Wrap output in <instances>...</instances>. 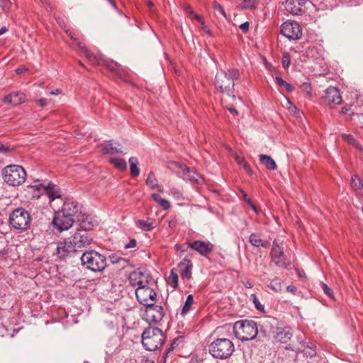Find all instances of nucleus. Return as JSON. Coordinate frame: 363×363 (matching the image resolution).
<instances>
[{"label": "nucleus", "instance_id": "f3484780", "mask_svg": "<svg viewBox=\"0 0 363 363\" xmlns=\"http://www.w3.org/2000/svg\"><path fill=\"white\" fill-rule=\"evenodd\" d=\"M75 252L77 251L69 239L60 242L57 244L56 254L61 259L72 256Z\"/></svg>", "mask_w": 363, "mask_h": 363}, {"label": "nucleus", "instance_id": "4d7b16f0", "mask_svg": "<svg viewBox=\"0 0 363 363\" xmlns=\"http://www.w3.org/2000/svg\"><path fill=\"white\" fill-rule=\"evenodd\" d=\"M286 291L288 292H290L291 294H295L297 291V288L296 286L294 285H289L287 287H286Z\"/></svg>", "mask_w": 363, "mask_h": 363}, {"label": "nucleus", "instance_id": "ea45409f", "mask_svg": "<svg viewBox=\"0 0 363 363\" xmlns=\"http://www.w3.org/2000/svg\"><path fill=\"white\" fill-rule=\"evenodd\" d=\"M275 79H276L277 83L279 86H284L288 91L291 92L294 89L293 86H291L290 84L285 82L280 77H276Z\"/></svg>", "mask_w": 363, "mask_h": 363}, {"label": "nucleus", "instance_id": "7c9ffc66", "mask_svg": "<svg viewBox=\"0 0 363 363\" xmlns=\"http://www.w3.org/2000/svg\"><path fill=\"white\" fill-rule=\"evenodd\" d=\"M130 174L133 177H138L140 174V169L138 167V160L137 157H131L129 159Z\"/></svg>", "mask_w": 363, "mask_h": 363}, {"label": "nucleus", "instance_id": "2eb2a0df", "mask_svg": "<svg viewBox=\"0 0 363 363\" xmlns=\"http://www.w3.org/2000/svg\"><path fill=\"white\" fill-rule=\"evenodd\" d=\"M188 245L191 249L204 257L208 256L213 250V245L208 241L195 240L192 242H188Z\"/></svg>", "mask_w": 363, "mask_h": 363}, {"label": "nucleus", "instance_id": "e433bc0d", "mask_svg": "<svg viewBox=\"0 0 363 363\" xmlns=\"http://www.w3.org/2000/svg\"><path fill=\"white\" fill-rule=\"evenodd\" d=\"M342 139L347 143L355 145V147L359 150H362V145L356 141L354 137L350 134H342Z\"/></svg>", "mask_w": 363, "mask_h": 363}, {"label": "nucleus", "instance_id": "3c124183", "mask_svg": "<svg viewBox=\"0 0 363 363\" xmlns=\"http://www.w3.org/2000/svg\"><path fill=\"white\" fill-rule=\"evenodd\" d=\"M244 198H245V200L247 202V203L252 207V208L256 211H257V208L255 206V205L254 204V203L251 201V199L250 198L247 197V194H244Z\"/></svg>", "mask_w": 363, "mask_h": 363}, {"label": "nucleus", "instance_id": "473e14b6", "mask_svg": "<svg viewBox=\"0 0 363 363\" xmlns=\"http://www.w3.org/2000/svg\"><path fill=\"white\" fill-rule=\"evenodd\" d=\"M110 161L116 168L121 171L125 170L127 167L126 162L123 159L111 157Z\"/></svg>", "mask_w": 363, "mask_h": 363}, {"label": "nucleus", "instance_id": "c85d7f7f", "mask_svg": "<svg viewBox=\"0 0 363 363\" xmlns=\"http://www.w3.org/2000/svg\"><path fill=\"white\" fill-rule=\"evenodd\" d=\"M259 157L260 162L268 169L274 170L276 169V162L271 157L266 155H260Z\"/></svg>", "mask_w": 363, "mask_h": 363}, {"label": "nucleus", "instance_id": "f03ea898", "mask_svg": "<svg viewBox=\"0 0 363 363\" xmlns=\"http://www.w3.org/2000/svg\"><path fill=\"white\" fill-rule=\"evenodd\" d=\"M240 76L239 71L236 69L220 71L218 72L215 79L216 88L223 93L230 95L234 89V80Z\"/></svg>", "mask_w": 363, "mask_h": 363}, {"label": "nucleus", "instance_id": "4be33fe9", "mask_svg": "<svg viewBox=\"0 0 363 363\" xmlns=\"http://www.w3.org/2000/svg\"><path fill=\"white\" fill-rule=\"evenodd\" d=\"M27 197L30 199H39L43 193H44V186L43 184L28 185L26 189Z\"/></svg>", "mask_w": 363, "mask_h": 363}, {"label": "nucleus", "instance_id": "f257e3e1", "mask_svg": "<svg viewBox=\"0 0 363 363\" xmlns=\"http://www.w3.org/2000/svg\"><path fill=\"white\" fill-rule=\"evenodd\" d=\"M164 340V335L158 328L148 327L142 334L143 346L148 351L159 350L163 345Z\"/></svg>", "mask_w": 363, "mask_h": 363}, {"label": "nucleus", "instance_id": "0eeeda50", "mask_svg": "<svg viewBox=\"0 0 363 363\" xmlns=\"http://www.w3.org/2000/svg\"><path fill=\"white\" fill-rule=\"evenodd\" d=\"M30 213L22 208L15 209L9 216L11 225L18 230H27L30 225Z\"/></svg>", "mask_w": 363, "mask_h": 363}, {"label": "nucleus", "instance_id": "9b49d317", "mask_svg": "<svg viewBox=\"0 0 363 363\" xmlns=\"http://www.w3.org/2000/svg\"><path fill=\"white\" fill-rule=\"evenodd\" d=\"M270 256L272 261L279 267L287 268L291 264V261L286 258L282 247L275 242L273 243Z\"/></svg>", "mask_w": 363, "mask_h": 363}, {"label": "nucleus", "instance_id": "1a4fd4ad", "mask_svg": "<svg viewBox=\"0 0 363 363\" xmlns=\"http://www.w3.org/2000/svg\"><path fill=\"white\" fill-rule=\"evenodd\" d=\"M135 296L138 302L145 306H150L155 303L157 294L150 284L144 286H138L135 289Z\"/></svg>", "mask_w": 363, "mask_h": 363}, {"label": "nucleus", "instance_id": "f8f14e48", "mask_svg": "<svg viewBox=\"0 0 363 363\" xmlns=\"http://www.w3.org/2000/svg\"><path fill=\"white\" fill-rule=\"evenodd\" d=\"M164 315L163 307L161 306L152 305L146 306L143 319L149 323H157L160 322Z\"/></svg>", "mask_w": 363, "mask_h": 363}, {"label": "nucleus", "instance_id": "b1692460", "mask_svg": "<svg viewBox=\"0 0 363 363\" xmlns=\"http://www.w3.org/2000/svg\"><path fill=\"white\" fill-rule=\"evenodd\" d=\"M44 192L46 193L50 201L61 196L60 189L52 183H49L46 186H44Z\"/></svg>", "mask_w": 363, "mask_h": 363}, {"label": "nucleus", "instance_id": "72a5a7b5", "mask_svg": "<svg viewBox=\"0 0 363 363\" xmlns=\"http://www.w3.org/2000/svg\"><path fill=\"white\" fill-rule=\"evenodd\" d=\"M193 303H194L193 295L189 294L187 296L185 303H184V306L182 307V311H181L182 315H186L190 311Z\"/></svg>", "mask_w": 363, "mask_h": 363}, {"label": "nucleus", "instance_id": "aec40b11", "mask_svg": "<svg viewBox=\"0 0 363 363\" xmlns=\"http://www.w3.org/2000/svg\"><path fill=\"white\" fill-rule=\"evenodd\" d=\"M25 94L21 92H13L4 97L3 101L5 104L17 106L25 101Z\"/></svg>", "mask_w": 363, "mask_h": 363}, {"label": "nucleus", "instance_id": "20e7f679", "mask_svg": "<svg viewBox=\"0 0 363 363\" xmlns=\"http://www.w3.org/2000/svg\"><path fill=\"white\" fill-rule=\"evenodd\" d=\"M233 332L238 339L241 341H248L256 337L258 328L255 321L242 320L234 324Z\"/></svg>", "mask_w": 363, "mask_h": 363}, {"label": "nucleus", "instance_id": "13d9d810", "mask_svg": "<svg viewBox=\"0 0 363 363\" xmlns=\"http://www.w3.org/2000/svg\"><path fill=\"white\" fill-rule=\"evenodd\" d=\"M151 197L152 198V199L156 201L157 203L158 202L162 199L161 196L157 194H152L151 195Z\"/></svg>", "mask_w": 363, "mask_h": 363}, {"label": "nucleus", "instance_id": "5fc2aeb1", "mask_svg": "<svg viewBox=\"0 0 363 363\" xmlns=\"http://www.w3.org/2000/svg\"><path fill=\"white\" fill-rule=\"evenodd\" d=\"M36 103L41 107H44L48 105V100L45 99H40L36 100Z\"/></svg>", "mask_w": 363, "mask_h": 363}, {"label": "nucleus", "instance_id": "338daca9", "mask_svg": "<svg viewBox=\"0 0 363 363\" xmlns=\"http://www.w3.org/2000/svg\"><path fill=\"white\" fill-rule=\"evenodd\" d=\"M229 111H230L231 113H233V114H234V115H235V116H237V115L238 114V111H237L235 108H229Z\"/></svg>", "mask_w": 363, "mask_h": 363}, {"label": "nucleus", "instance_id": "412c9836", "mask_svg": "<svg viewBox=\"0 0 363 363\" xmlns=\"http://www.w3.org/2000/svg\"><path fill=\"white\" fill-rule=\"evenodd\" d=\"M179 268L181 271V277L183 279H191L193 264L189 259H183V260L179 264Z\"/></svg>", "mask_w": 363, "mask_h": 363}, {"label": "nucleus", "instance_id": "bf43d9fd", "mask_svg": "<svg viewBox=\"0 0 363 363\" xmlns=\"http://www.w3.org/2000/svg\"><path fill=\"white\" fill-rule=\"evenodd\" d=\"M28 71V69L27 68H21V67H19L18 69H16V72L18 74H21L26 72Z\"/></svg>", "mask_w": 363, "mask_h": 363}, {"label": "nucleus", "instance_id": "8fccbe9b", "mask_svg": "<svg viewBox=\"0 0 363 363\" xmlns=\"http://www.w3.org/2000/svg\"><path fill=\"white\" fill-rule=\"evenodd\" d=\"M201 28H202V30L209 36H211L212 35V31L211 30V29L205 25L204 22H201Z\"/></svg>", "mask_w": 363, "mask_h": 363}, {"label": "nucleus", "instance_id": "2f4dec72", "mask_svg": "<svg viewBox=\"0 0 363 363\" xmlns=\"http://www.w3.org/2000/svg\"><path fill=\"white\" fill-rule=\"evenodd\" d=\"M146 184L151 189H158V181L153 172H150L145 182Z\"/></svg>", "mask_w": 363, "mask_h": 363}, {"label": "nucleus", "instance_id": "4c0bfd02", "mask_svg": "<svg viewBox=\"0 0 363 363\" xmlns=\"http://www.w3.org/2000/svg\"><path fill=\"white\" fill-rule=\"evenodd\" d=\"M235 160L237 163L242 167L247 172L251 173L252 170L247 162L245 161L244 158L240 157L238 155H235Z\"/></svg>", "mask_w": 363, "mask_h": 363}, {"label": "nucleus", "instance_id": "37998d69", "mask_svg": "<svg viewBox=\"0 0 363 363\" xmlns=\"http://www.w3.org/2000/svg\"><path fill=\"white\" fill-rule=\"evenodd\" d=\"M301 89L305 91L308 96L311 95V84L308 82H304L301 84Z\"/></svg>", "mask_w": 363, "mask_h": 363}, {"label": "nucleus", "instance_id": "052dcab7", "mask_svg": "<svg viewBox=\"0 0 363 363\" xmlns=\"http://www.w3.org/2000/svg\"><path fill=\"white\" fill-rule=\"evenodd\" d=\"M350 110V106H344L340 110V113L345 114Z\"/></svg>", "mask_w": 363, "mask_h": 363}, {"label": "nucleus", "instance_id": "4468645a", "mask_svg": "<svg viewBox=\"0 0 363 363\" xmlns=\"http://www.w3.org/2000/svg\"><path fill=\"white\" fill-rule=\"evenodd\" d=\"M323 99L324 103L328 105H339L342 102V96L340 90L335 86H329L326 89Z\"/></svg>", "mask_w": 363, "mask_h": 363}, {"label": "nucleus", "instance_id": "69168bd1", "mask_svg": "<svg viewBox=\"0 0 363 363\" xmlns=\"http://www.w3.org/2000/svg\"><path fill=\"white\" fill-rule=\"evenodd\" d=\"M244 286H245L246 288H247V289H251V288L253 286V285H252V282H250V281H247V282H245V283L244 284Z\"/></svg>", "mask_w": 363, "mask_h": 363}, {"label": "nucleus", "instance_id": "864d4df0", "mask_svg": "<svg viewBox=\"0 0 363 363\" xmlns=\"http://www.w3.org/2000/svg\"><path fill=\"white\" fill-rule=\"evenodd\" d=\"M251 297H252V299L253 300V302H254L256 308L257 309H260L261 305H260V303L259 302V300L257 299L256 295L255 294H252Z\"/></svg>", "mask_w": 363, "mask_h": 363}, {"label": "nucleus", "instance_id": "9d476101", "mask_svg": "<svg viewBox=\"0 0 363 363\" xmlns=\"http://www.w3.org/2000/svg\"><path fill=\"white\" fill-rule=\"evenodd\" d=\"M281 33L289 40H298L302 35V29L298 22L287 21L281 26Z\"/></svg>", "mask_w": 363, "mask_h": 363}, {"label": "nucleus", "instance_id": "49530a36", "mask_svg": "<svg viewBox=\"0 0 363 363\" xmlns=\"http://www.w3.org/2000/svg\"><path fill=\"white\" fill-rule=\"evenodd\" d=\"M169 194H172L177 199H179L182 197V194L181 191L179 189H175V188H173L170 190Z\"/></svg>", "mask_w": 363, "mask_h": 363}, {"label": "nucleus", "instance_id": "39448f33", "mask_svg": "<svg viewBox=\"0 0 363 363\" xmlns=\"http://www.w3.org/2000/svg\"><path fill=\"white\" fill-rule=\"evenodd\" d=\"M234 350V344L227 338H218L213 341L208 347L210 354L213 357L221 359L230 357Z\"/></svg>", "mask_w": 363, "mask_h": 363}, {"label": "nucleus", "instance_id": "ddd939ff", "mask_svg": "<svg viewBox=\"0 0 363 363\" xmlns=\"http://www.w3.org/2000/svg\"><path fill=\"white\" fill-rule=\"evenodd\" d=\"M74 222L73 218L67 216L65 213L62 215V211L57 212L52 220L54 226L61 231L68 230L72 227Z\"/></svg>", "mask_w": 363, "mask_h": 363}, {"label": "nucleus", "instance_id": "f704fd0d", "mask_svg": "<svg viewBox=\"0 0 363 363\" xmlns=\"http://www.w3.org/2000/svg\"><path fill=\"white\" fill-rule=\"evenodd\" d=\"M268 287L274 292H280L282 289L280 279L277 277L272 279L268 284Z\"/></svg>", "mask_w": 363, "mask_h": 363}, {"label": "nucleus", "instance_id": "6ab92c4d", "mask_svg": "<svg viewBox=\"0 0 363 363\" xmlns=\"http://www.w3.org/2000/svg\"><path fill=\"white\" fill-rule=\"evenodd\" d=\"M306 2V0H286L285 9L292 15H301Z\"/></svg>", "mask_w": 363, "mask_h": 363}, {"label": "nucleus", "instance_id": "393cba45", "mask_svg": "<svg viewBox=\"0 0 363 363\" xmlns=\"http://www.w3.org/2000/svg\"><path fill=\"white\" fill-rule=\"evenodd\" d=\"M350 186L357 196H363V184L357 175L352 177Z\"/></svg>", "mask_w": 363, "mask_h": 363}, {"label": "nucleus", "instance_id": "c03bdc74", "mask_svg": "<svg viewBox=\"0 0 363 363\" xmlns=\"http://www.w3.org/2000/svg\"><path fill=\"white\" fill-rule=\"evenodd\" d=\"M107 67L112 72H117L119 69V65L116 62H109L106 63Z\"/></svg>", "mask_w": 363, "mask_h": 363}, {"label": "nucleus", "instance_id": "cd10ccee", "mask_svg": "<svg viewBox=\"0 0 363 363\" xmlns=\"http://www.w3.org/2000/svg\"><path fill=\"white\" fill-rule=\"evenodd\" d=\"M104 154L123 153V151L114 147L111 142L102 143L99 145Z\"/></svg>", "mask_w": 363, "mask_h": 363}, {"label": "nucleus", "instance_id": "6e6552de", "mask_svg": "<svg viewBox=\"0 0 363 363\" xmlns=\"http://www.w3.org/2000/svg\"><path fill=\"white\" fill-rule=\"evenodd\" d=\"M81 228L82 229L78 230L70 238L74 247L76 251L78 252L80 249L89 246L91 243V239L89 238L87 230L90 227H86L85 223L83 221L81 223Z\"/></svg>", "mask_w": 363, "mask_h": 363}, {"label": "nucleus", "instance_id": "79ce46f5", "mask_svg": "<svg viewBox=\"0 0 363 363\" xmlns=\"http://www.w3.org/2000/svg\"><path fill=\"white\" fill-rule=\"evenodd\" d=\"M254 0H242V7L245 9H252L255 6Z\"/></svg>", "mask_w": 363, "mask_h": 363}, {"label": "nucleus", "instance_id": "c9c22d12", "mask_svg": "<svg viewBox=\"0 0 363 363\" xmlns=\"http://www.w3.org/2000/svg\"><path fill=\"white\" fill-rule=\"evenodd\" d=\"M85 57L94 65L99 63V59L86 48H82Z\"/></svg>", "mask_w": 363, "mask_h": 363}, {"label": "nucleus", "instance_id": "e2e57ef3", "mask_svg": "<svg viewBox=\"0 0 363 363\" xmlns=\"http://www.w3.org/2000/svg\"><path fill=\"white\" fill-rule=\"evenodd\" d=\"M296 273L298 277L300 278L305 277L306 276L305 272L303 270L296 269Z\"/></svg>", "mask_w": 363, "mask_h": 363}, {"label": "nucleus", "instance_id": "de8ad7c7", "mask_svg": "<svg viewBox=\"0 0 363 363\" xmlns=\"http://www.w3.org/2000/svg\"><path fill=\"white\" fill-rule=\"evenodd\" d=\"M158 204L164 209V210H167L170 208V203L169 202L164 199H162L158 202Z\"/></svg>", "mask_w": 363, "mask_h": 363}, {"label": "nucleus", "instance_id": "5701e85b", "mask_svg": "<svg viewBox=\"0 0 363 363\" xmlns=\"http://www.w3.org/2000/svg\"><path fill=\"white\" fill-rule=\"evenodd\" d=\"M181 169L183 172V179L185 180L199 183L200 180L202 179L199 174L186 165L182 166Z\"/></svg>", "mask_w": 363, "mask_h": 363}, {"label": "nucleus", "instance_id": "58836bf2", "mask_svg": "<svg viewBox=\"0 0 363 363\" xmlns=\"http://www.w3.org/2000/svg\"><path fill=\"white\" fill-rule=\"evenodd\" d=\"M168 282L169 285L175 289L178 285V275L176 272L172 269L171 273L168 277Z\"/></svg>", "mask_w": 363, "mask_h": 363}, {"label": "nucleus", "instance_id": "bb28decb", "mask_svg": "<svg viewBox=\"0 0 363 363\" xmlns=\"http://www.w3.org/2000/svg\"><path fill=\"white\" fill-rule=\"evenodd\" d=\"M135 223L137 228L144 231H150L155 228L154 220L152 218H148L146 220L139 219Z\"/></svg>", "mask_w": 363, "mask_h": 363}, {"label": "nucleus", "instance_id": "a878e982", "mask_svg": "<svg viewBox=\"0 0 363 363\" xmlns=\"http://www.w3.org/2000/svg\"><path fill=\"white\" fill-rule=\"evenodd\" d=\"M250 243L256 247H262L267 248L269 245V242L261 239L256 233H252L249 238Z\"/></svg>", "mask_w": 363, "mask_h": 363}, {"label": "nucleus", "instance_id": "c756f323", "mask_svg": "<svg viewBox=\"0 0 363 363\" xmlns=\"http://www.w3.org/2000/svg\"><path fill=\"white\" fill-rule=\"evenodd\" d=\"M292 333L289 330H281L277 333L276 340L282 343H286L291 340Z\"/></svg>", "mask_w": 363, "mask_h": 363}, {"label": "nucleus", "instance_id": "09e8293b", "mask_svg": "<svg viewBox=\"0 0 363 363\" xmlns=\"http://www.w3.org/2000/svg\"><path fill=\"white\" fill-rule=\"evenodd\" d=\"M322 288L324 291V293L328 295L329 297L333 296V291L332 289L328 287L325 284H322Z\"/></svg>", "mask_w": 363, "mask_h": 363}, {"label": "nucleus", "instance_id": "7ed1b4c3", "mask_svg": "<svg viewBox=\"0 0 363 363\" xmlns=\"http://www.w3.org/2000/svg\"><path fill=\"white\" fill-rule=\"evenodd\" d=\"M26 170L19 165H8L2 170V178L4 182L9 186H18L23 184L26 179Z\"/></svg>", "mask_w": 363, "mask_h": 363}, {"label": "nucleus", "instance_id": "423d86ee", "mask_svg": "<svg viewBox=\"0 0 363 363\" xmlns=\"http://www.w3.org/2000/svg\"><path fill=\"white\" fill-rule=\"evenodd\" d=\"M81 261L83 266L93 272H101L106 266V257L94 250L84 252Z\"/></svg>", "mask_w": 363, "mask_h": 363}, {"label": "nucleus", "instance_id": "dca6fc26", "mask_svg": "<svg viewBox=\"0 0 363 363\" xmlns=\"http://www.w3.org/2000/svg\"><path fill=\"white\" fill-rule=\"evenodd\" d=\"M62 212V215L65 213L67 216L71 217L74 220L79 219V214L81 213V206L75 201H66L61 209Z\"/></svg>", "mask_w": 363, "mask_h": 363}, {"label": "nucleus", "instance_id": "774afa93", "mask_svg": "<svg viewBox=\"0 0 363 363\" xmlns=\"http://www.w3.org/2000/svg\"><path fill=\"white\" fill-rule=\"evenodd\" d=\"M194 18L197 20L199 23H201V22H203V21L202 20V18L198 15V14H194Z\"/></svg>", "mask_w": 363, "mask_h": 363}, {"label": "nucleus", "instance_id": "6e6d98bb", "mask_svg": "<svg viewBox=\"0 0 363 363\" xmlns=\"http://www.w3.org/2000/svg\"><path fill=\"white\" fill-rule=\"evenodd\" d=\"M262 328H264V325H262L261 328H260V332L263 333L264 335H269L272 328L270 327V328H269V329L267 328V326L264 329H262Z\"/></svg>", "mask_w": 363, "mask_h": 363}, {"label": "nucleus", "instance_id": "a19ab883", "mask_svg": "<svg viewBox=\"0 0 363 363\" xmlns=\"http://www.w3.org/2000/svg\"><path fill=\"white\" fill-rule=\"evenodd\" d=\"M290 62H291L290 55L287 52H284L283 56H282L281 63H282L283 67L285 69L289 67Z\"/></svg>", "mask_w": 363, "mask_h": 363}, {"label": "nucleus", "instance_id": "a18cd8bd", "mask_svg": "<svg viewBox=\"0 0 363 363\" xmlns=\"http://www.w3.org/2000/svg\"><path fill=\"white\" fill-rule=\"evenodd\" d=\"M137 247V241L135 239H131L127 244L124 245L125 250L134 249Z\"/></svg>", "mask_w": 363, "mask_h": 363}, {"label": "nucleus", "instance_id": "0e129e2a", "mask_svg": "<svg viewBox=\"0 0 363 363\" xmlns=\"http://www.w3.org/2000/svg\"><path fill=\"white\" fill-rule=\"evenodd\" d=\"M9 150V147H6L5 145L0 144V152H7Z\"/></svg>", "mask_w": 363, "mask_h": 363}, {"label": "nucleus", "instance_id": "603ef678", "mask_svg": "<svg viewBox=\"0 0 363 363\" xmlns=\"http://www.w3.org/2000/svg\"><path fill=\"white\" fill-rule=\"evenodd\" d=\"M249 23L245 22L240 25V28L242 30L243 33H247L249 30Z\"/></svg>", "mask_w": 363, "mask_h": 363}, {"label": "nucleus", "instance_id": "a211bd4d", "mask_svg": "<svg viewBox=\"0 0 363 363\" xmlns=\"http://www.w3.org/2000/svg\"><path fill=\"white\" fill-rule=\"evenodd\" d=\"M149 276L141 272H133L129 276V282L133 287L144 286L146 284H150Z\"/></svg>", "mask_w": 363, "mask_h": 363}, {"label": "nucleus", "instance_id": "680f3d73", "mask_svg": "<svg viewBox=\"0 0 363 363\" xmlns=\"http://www.w3.org/2000/svg\"><path fill=\"white\" fill-rule=\"evenodd\" d=\"M176 342V340H174L170 345V347L167 350L166 354H169L170 352L173 351L174 349V344Z\"/></svg>", "mask_w": 363, "mask_h": 363}]
</instances>
